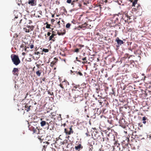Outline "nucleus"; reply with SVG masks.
Returning a JSON list of instances; mask_svg holds the SVG:
<instances>
[{"mask_svg": "<svg viewBox=\"0 0 151 151\" xmlns=\"http://www.w3.org/2000/svg\"><path fill=\"white\" fill-rule=\"evenodd\" d=\"M131 2H132V6L135 7L132 10L135 12H138L140 9H141V6L139 4H137L138 0H130Z\"/></svg>", "mask_w": 151, "mask_h": 151, "instance_id": "f257e3e1", "label": "nucleus"}, {"mask_svg": "<svg viewBox=\"0 0 151 151\" xmlns=\"http://www.w3.org/2000/svg\"><path fill=\"white\" fill-rule=\"evenodd\" d=\"M78 1L79 0H73L71 3L73 7L75 10L79 9L81 6V3Z\"/></svg>", "mask_w": 151, "mask_h": 151, "instance_id": "f03ea898", "label": "nucleus"}, {"mask_svg": "<svg viewBox=\"0 0 151 151\" xmlns=\"http://www.w3.org/2000/svg\"><path fill=\"white\" fill-rule=\"evenodd\" d=\"M11 58L12 61L15 65H17L20 63V60L18 55H12Z\"/></svg>", "mask_w": 151, "mask_h": 151, "instance_id": "7ed1b4c3", "label": "nucleus"}, {"mask_svg": "<svg viewBox=\"0 0 151 151\" xmlns=\"http://www.w3.org/2000/svg\"><path fill=\"white\" fill-rule=\"evenodd\" d=\"M131 145H133L134 146H138V145L137 144V141L136 139L138 138V136L137 135H134L133 133L131 137Z\"/></svg>", "mask_w": 151, "mask_h": 151, "instance_id": "20e7f679", "label": "nucleus"}, {"mask_svg": "<svg viewBox=\"0 0 151 151\" xmlns=\"http://www.w3.org/2000/svg\"><path fill=\"white\" fill-rule=\"evenodd\" d=\"M72 127H73V126H70L68 129L66 128L64 129V132L66 135H70L73 133L74 132L72 128Z\"/></svg>", "mask_w": 151, "mask_h": 151, "instance_id": "39448f33", "label": "nucleus"}, {"mask_svg": "<svg viewBox=\"0 0 151 151\" xmlns=\"http://www.w3.org/2000/svg\"><path fill=\"white\" fill-rule=\"evenodd\" d=\"M24 105L25 110L27 112L31 110V108L32 107L29 102H28L27 103H25Z\"/></svg>", "mask_w": 151, "mask_h": 151, "instance_id": "423d86ee", "label": "nucleus"}, {"mask_svg": "<svg viewBox=\"0 0 151 151\" xmlns=\"http://www.w3.org/2000/svg\"><path fill=\"white\" fill-rule=\"evenodd\" d=\"M41 121L40 123L41 126L43 127L45 126V125L47 124V129H48L49 128L50 125H49L48 122H46L45 121L42 120V119H41Z\"/></svg>", "mask_w": 151, "mask_h": 151, "instance_id": "0eeeda50", "label": "nucleus"}, {"mask_svg": "<svg viewBox=\"0 0 151 151\" xmlns=\"http://www.w3.org/2000/svg\"><path fill=\"white\" fill-rule=\"evenodd\" d=\"M32 131L34 133H35L37 134H40V132L41 131H43L41 129H39L37 128V127L36 128L33 127L32 128Z\"/></svg>", "mask_w": 151, "mask_h": 151, "instance_id": "6e6552de", "label": "nucleus"}, {"mask_svg": "<svg viewBox=\"0 0 151 151\" xmlns=\"http://www.w3.org/2000/svg\"><path fill=\"white\" fill-rule=\"evenodd\" d=\"M75 149L77 151H80L83 148V146L81 143L76 144L75 147Z\"/></svg>", "mask_w": 151, "mask_h": 151, "instance_id": "1a4fd4ad", "label": "nucleus"}, {"mask_svg": "<svg viewBox=\"0 0 151 151\" xmlns=\"http://www.w3.org/2000/svg\"><path fill=\"white\" fill-rule=\"evenodd\" d=\"M115 41L117 42V47H119L120 45H121L124 43L123 41L122 40H120L118 37H117L116 38Z\"/></svg>", "mask_w": 151, "mask_h": 151, "instance_id": "9d476101", "label": "nucleus"}, {"mask_svg": "<svg viewBox=\"0 0 151 151\" xmlns=\"http://www.w3.org/2000/svg\"><path fill=\"white\" fill-rule=\"evenodd\" d=\"M67 140H65L64 141L62 142L61 141H60V140H58V139L57 140H56L55 141V143L57 144L58 145L60 146L62 145H64L65 143V142H67Z\"/></svg>", "mask_w": 151, "mask_h": 151, "instance_id": "9b49d317", "label": "nucleus"}, {"mask_svg": "<svg viewBox=\"0 0 151 151\" xmlns=\"http://www.w3.org/2000/svg\"><path fill=\"white\" fill-rule=\"evenodd\" d=\"M144 81L147 84H151V77H144Z\"/></svg>", "mask_w": 151, "mask_h": 151, "instance_id": "f8f14e48", "label": "nucleus"}, {"mask_svg": "<svg viewBox=\"0 0 151 151\" xmlns=\"http://www.w3.org/2000/svg\"><path fill=\"white\" fill-rule=\"evenodd\" d=\"M28 4L31 6H35L36 5V0H29Z\"/></svg>", "mask_w": 151, "mask_h": 151, "instance_id": "ddd939ff", "label": "nucleus"}, {"mask_svg": "<svg viewBox=\"0 0 151 151\" xmlns=\"http://www.w3.org/2000/svg\"><path fill=\"white\" fill-rule=\"evenodd\" d=\"M89 151H101V148H96L93 149L92 146H90L89 147Z\"/></svg>", "mask_w": 151, "mask_h": 151, "instance_id": "4468645a", "label": "nucleus"}, {"mask_svg": "<svg viewBox=\"0 0 151 151\" xmlns=\"http://www.w3.org/2000/svg\"><path fill=\"white\" fill-rule=\"evenodd\" d=\"M78 47L79 48H77L74 50V52L76 53H78L79 52V50L81 49V47H84V45L81 44L77 45Z\"/></svg>", "mask_w": 151, "mask_h": 151, "instance_id": "2eb2a0df", "label": "nucleus"}, {"mask_svg": "<svg viewBox=\"0 0 151 151\" xmlns=\"http://www.w3.org/2000/svg\"><path fill=\"white\" fill-rule=\"evenodd\" d=\"M101 7L100 6H95L93 8L94 10L99 11V12H101Z\"/></svg>", "mask_w": 151, "mask_h": 151, "instance_id": "dca6fc26", "label": "nucleus"}, {"mask_svg": "<svg viewBox=\"0 0 151 151\" xmlns=\"http://www.w3.org/2000/svg\"><path fill=\"white\" fill-rule=\"evenodd\" d=\"M54 60H55L52 62L50 63V65L52 67H53L54 65H55L56 63L57 62L58 59L56 58H54Z\"/></svg>", "mask_w": 151, "mask_h": 151, "instance_id": "f3484780", "label": "nucleus"}, {"mask_svg": "<svg viewBox=\"0 0 151 151\" xmlns=\"http://www.w3.org/2000/svg\"><path fill=\"white\" fill-rule=\"evenodd\" d=\"M119 17L117 15L115 16L113 18L112 21H114L115 23H117L119 19Z\"/></svg>", "mask_w": 151, "mask_h": 151, "instance_id": "a211bd4d", "label": "nucleus"}, {"mask_svg": "<svg viewBox=\"0 0 151 151\" xmlns=\"http://www.w3.org/2000/svg\"><path fill=\"white\" fill-rule=\"evenodd\" d=\"M18 71L19 70L17 68H14L12 70L13 74L14 75H17V76H18Z\"/></svg>", "mask_w": 151, "mask_h": 151, "instance_id": "6ab92c4d", "label": "nucleus"}, {"mask_svg": "<svg viewBox=\"0 0 151 151\" xmlns=\"http://www.w3.org/2000/svg\"><path fill=\"white\" fill-rule=\"evenodd\" d=\"M62 83L63 84V85L64 87H66L67 85H69V83L68 81L66 80H65L63 81L62 82Z\"/></svg>", "mask_w": 151, "mask_h": 151, "instance_id": "aec40b11", "label": "nucleus"}, {"mask_svg": "<svg viewBox=\"0 0 151 151\" xmlns=\"http://www.w3.org/2000/svg\"><path fill=\"white\" fill-rule=\"evenodd\" d=\"M125 17H126L127 18V20H128V19H131L130 16L128 15L126 13H124L123 15L122 18H124H124L123 19H125Z\"/></svg>", "mask_w": 151, "mask_h": 151, "instance_id": "412c9836", "label": "nucleus"}, {"mask_svg": "<svg viewBox=\"0 0 151 151\" xmlns=\"http://www.w3.org/2000/svg\"><path fill=\"white\" fill-rule=\"evenodd\" d=\"M88 24H87L86 23H85L84 24H82L81 26H79L78 27L79 28H88L89 27H87Z\"/></svg>", "mask_w": 151, "mask_h": 151, "instance_id": "4be33fe9", "label": "nucleus"}, {"mask_svg": "<svg viewBox=\"0 0 151 151\" xmlns=\"http://www.w3.org/2000/svg\"><path fill=\"white\" fill-rule=\"evenodd\" d=\"M73 88L75 90H78V89H80V86L79 85H77L73 84Z\"/></svg>", "mask_w": 151, "mask_h": 151, "instance_id": "5701e85b", "label": "nucleus"}, {"mask_svg": "<svg viewBox=\"0 0 151 151\" xmlns=\"http://www.w3.org/2000/svg\"><path fill=\"white\" fill-rule=\"evenodd\" d=\"M63 32H60L58 31H57V34L59 35H63L65 33V29H63Z\"/></svg>", "mask_w": 151, "mask_h": 151, "instance_id": "b1692460", "label": "nucleus"}, {"mask_svg": "<svg viewBox=\"0 0 151 151\" xmlns=\"http://www.w3.org/2000/svg\"><path fill=\"white\" fill-rule=\"evenodd\" d=\"M44 136V135H40L38 136V139H39L40 142L41 143L43 141V140H44V138L43 137Z\"/></svg>", "mask_w": 151, "mask_h": 151, "instance_id": "393cba45", "label": "nucleus"}, {"mask_svg": "<svg viewBox=\"0 0 151 151\" xmlns=\"http://www.w3.org/2000/svg\"><path fill=\"white\" fill-rule=\"evenodd\" d=\"M82 60L83 61L82 62V63L83 64L87 63V60L86 57H84L82 59Z\"/></svg>", "mask_w": 151, "mask_h": 151, "instance_id": "a878e982", "label": "nucleus"}, {"mask_svg": "<svg viewBox=\"0 0 151 151\" xmlns=\"http://www.w3.org/2000/svg\"><path fill=\"white\" fill-rule=\"evenodd\" d=\"M74 74H76L77 75H79L80 76H82L83 74L80 71H79L78 72V71H74Z\"/></svg>", "mask_w": 151, "mask_h": 151, "instance_id": "bb28decb", "label": "nucleus"}, {"mask_svg": "<svg viewBox=\"0 0 151 151\" xmlns=\"http://www.w3.org/2000/svg\"><path fill=\"white\" fill-rule=\"evenodd\" d=\"M119 145H120V144L118 143L117 142V141H115V142H114V147L116 146L117 147H119Z\"/></svg>", "mask_w": 151, "mask_h": 151, "instance_id": "cd10ccee", "label": "nucleus"}, {"mask_svg": "<svg viewBox=\"0 0 151 151\" xmlns=\"http://www.w3.org/2000/svg\"><path fill=\"white\" fill-rule=\"evenodd\" d=\"M41 72L39 70L37 71L36 72V74L38 76H40L41 74Z\"/></svg>", "mask_w": 151, "mask_h": 151, "instance_id": "c85d7f7f", "label": "nucleus"}, {"mask_svg": "<svg viewBox=\"0 0 151 151\" xmlns=\"http://www.w3.org/2000/svg\"><path fill=\"white\" fill-rule=\"evenodd\" d=\"M147 119V118L145 116H144L142 118V122L143 123L145 124L146 123V120Z\"/></svg>", "mask_w": 151, "mask_h": 151, "instance_id": "c756f323", "label": "nucleus"}, {"mask_svg": "<svg viewBox=\"0 0 151 151\" xmlns=\"http://www.w3.org/2000/svg\"><path fill=\"white\" fill-rule=\"evenodd\" d=\"M45 24H46V28L47 29L50 28V27L51 26V25L50 24H48L47 22H46Z\"/></svg>", "mask_w": 151, "mask_h": 151, "instance_id": "7c9ffc66", "label": "nucleus"}, {"mask_svg": "<svg viewBox=\"0 0 151 151\" xmlns=\"http://www.w3.org/2000/svg\"><path fill=\"white\" fill-rule=\"evenodd\" d=\"M24 31L26 33H28L30 32L29 29L26 28H24Z\"/></svg>", "mask_w": 151, "mask_h": 151, "instance_id": "2f4dec72", "label": "nucleus"}, {"mask_svg": "<svg viewBox=\"0 0 151 151\" xmlns=\"http://www.w3.org/2000/svg\"><path fill=\"white\" fill-rule=\"evenodd\" d=\"M70 24L69 23H67L66 25V27L67 28H69L70 26Z\"/></svg>", "mask_w": 151, "mask_h": 151, "instance_id": "473e14b6", "label": "nucleus"}, {"mask_svg": "<svg viewBox=\"0 0 151 151\" xmlns=\"http://www.w3.org/2000/svg\"><path fill=\"white\" fill-rule=\"evenodd\" d=\"M53 35H54L53 34H52L49 37V40H52V39L54 38V36H53Z\"/></svg>", "mask_w": 151, "mask_h": 151, "instance_id": "72a5a7b5", "label": "nucleus"}, {"mask_svg": "<svg viewBox=\"0 0 151 151\" xmlns=\"http://www.w3.org/2000/svg\"><path fill=\"white\" fill-rule=\"evenodd\" d=\"M42 51L45 52H48L49 50L48 49L43 48L42 50Z\"/></svg>", "mask_w": 151, "mask_h": 151, "instance_id": "f704fd0d", "label": "nucleus"}, {"mask_svg": "<svg viewBox=\"0 0 151 151\" xmlns=\"http://www.w3.org/2000/svg\"><path fill=\"white\" fill-rule=\"evenodd\" d=\"M48 93L51 95H53L54 93L53 92H50L49 91H47Z\"/></svg>", "mask_w": 151, "mask_h": 151, "instance_id": "c9c22d12", "label": "nucleus"}, {"mask_svg": "<svg viewBox=\"0 0 151 151\" xmlns=\"http://www.w3.org/2000/svg\"><path fill=\"white\" fill-rule=\"evenodd\" d=\"M59 86L62 88V89H64V87L62 83L59 85Z\"/></svg>", "mask_w": 151, "mask_h": 151, "instance_id": "e433bc0d", "label": "nucleus"}, {"mask_svg": "<svg viewBox=\"0 0 151 151\" xmlns=\"http://www.w3.org/2000/svg\"><path fill=\"white\" fill-rule=\"evenodd\" d=\"M86 135V137H90V135L89 134V132L88 131H87V132L85 134Z\"/></svg>", "mask_w": 151, "mask_h": 151, "instance_id": "4c0bfd02", "label": "nucleus"}, {"mask_svg": "<svg viewBox=\"0 0 151 151\" xmlns=\"http://www.w3.org/2000/svg\"><path fill=\"white\" fill-rule=\"evenodd\" d=\"M29 27V29H31V30L30 31H32L33 29L34 28V26L33 25L30 26V27Z\"/></svg>", "mask_w": 151, "mask_h": 151, "instance_id": "58836bf2", "label": "nucleus"}, {"mask_svg": "<svg viewBox=\"0 0 151 151\" xmlns=\"http://www.w3.org/2000/svg\"><path fill=\"white\" fill-rule=\"evenodd\" d=\"M61 136V135H60L57 138H56V140H57L58 139V140H60H60H62V139L60 137Z\"/></svg>", "mask_w": 151, "mask_h": 151, "instance_id": "ea45409f", "label": "nucleus"}, {"mask_svg": "<svg viewBox=\"0 0 151 151\" xmlns=\"http://www.w3.org/2000/svg\"><path fill=\"white\" fill-rule=\"evenodd\" d=\"M52 34H53L54 35L53 36L54 37L56 35V32L53 31H52Z\"/></svg>", "mask_w": 151, "mask_h": 151, "instance_id": "a19ab883", "label": "nucleus"}, {"mask_svg": "<svg viewBox=\"0 0 151 151\" xmlns=\"http://www.w3.org/2000/svg\"><path fill=\"white\" fill-rule=\"evenodd\" d=\"M67 2L68 4H70L72 3V0H67Z\"/></svg>", "mask_w": 151, "mask_h": 151, "instance_id": "79ce46f5", "label": "nucleus"}, {"mask_svg": "<svg viewBox=\"0 0 151 151\" xmlns=\"http://www.w3.org/2000/svg\"><path fill=\"white\" fill-rule=\"evenodd\" d=\"M43 147L44 148L42 149V151H45V148L46 147L45 145H44Z\"/></svg>", "mask_w": 151, "mask_h": 151, "instance_id": "37998d69", "label": "nucleus"}, {"mask_svg": "<svg viewBox=\"0 0 151 151\" xmlns=\"http://www.w3.org/2000/svg\"><path fill=\"white\" fill-rule=\"evenodd\" d=\"M23 20L22 19H21L20 20V22L19 23L21 24V25H23V23H22V21H23Z\"/></svg>", "mask_w": 151, "mask_h": 151, "instance_id": "c03bdc74", "label": "nucleus"}, {"mask_svg": "<svg viewBox=\"0 0 151 151\" xmlns=\"http://www.w3.org/2000/svg\"><path fill=\"white\" fill-rule=\"evenodd\" d=\"M111 20L110 21H109L108 23H109L110 24V26H112V24H111Z\"/></svg>", "mask_w": 151, "mask_h": 151, "instance_id": "a18cd8bd", "label": "nucleus"}, {"mask_svg": "<svg viewBox=\"0 0 151 151\" xmlns=\"http://www.w3.org/2000/svg\"><path fill=\"white\" fill-rule=\"evenodd\" d=\"M40 53V52H35V53H34L35 54V55H38Z\"/></svg>", "mask_w": 151, "mask_h": 151, "instance_id": "49530a36", "label": "nucleus"}, {"mask_svg": "<svg viewBox=\"0 0 151 151\" xmlns=\"http://www.w3.org/2000/svg\"><path fill=\"white\" fill-rule=\"evenodd\" d=\"M50 34H51V33L50 32H47V35L48 36H50Z\"/></svg>", "mask_w": 151, "mask_h": 151, "instance_id": "de8ad7c7", "label": "nucleus"}, {"mask_svg": "<svg viewBox=\"0 0 151 151\" xmlns=\"http://www.w3.org/2000/svg\"><path fill=\"white\" fill-rule=\"evenodd\" d=\"M34 47V45H31L30 46V48L31 49H32Z\"/></svg>", "mask_w": 151, "mask_h": 151, "instance_id": "09e8293b", "label": "nucleus"}, {"mask_svg": "<svg viewBox=\"0 0 151 151\" xmlns=\"http://www.w3.org/2000/svg\"><path fill=\"white\" fill-rule=\"evenodd\" d=\"M40 64H37L36 65V66H37V67L39 68V66H40Z\"/></svg>", "mask_w": 151, "mask_h": 151, "instance_id": "8fccbe9b", "label": "nucleus"}, {"mask_svg": "<svg viewBox=\"0 0 151 151\" xmlns=\"http://www.w3.org/2000/svg\"><path fill=\"white\" fill-rule=\"evenodd\" d=\"M42 81H45V77H43L42 79Z\"/></svg>", "mask_w": 151, "mask_h": 151, "instance_id": "3c124183", "label": "nucleus"}, {"mask_svg": "<svg viewBox=\"0 0 151 151\" xmlns=\"http://www.w3.org/2000/svg\"><path fill=\"white\" fill-rule=\"evenodd\" d=\"M72 22L73 23V24H75V20H73L72 21Z\"/></svg>", "mask_w": 151, "mask_h": 151, "instance_id": "603ef678", "label": "nucleus"}, {"mask_svg": "<svg viewBox=\"0 0 151 151\" xmlns=\"http://www.w3.org/2000/svg\"><path fill=\"white\" fill-rule=\"evenodd\" d=\"M78 57H76V60H77V61H79V62H81V60H78Z\"/></svg>", "mask_w": 151, "mask_h": 151, "instance_id": "864d4df0", "label": "nucleus"}, {"mask_svg": "<svg viewBox=\"0 0 151 151\" xmlns=\"http://www.w3.org/2000/svg\"><path fill=\"white\" fill-rule=\"evenodd\" d=\"M54 39H52L51 40H52L53 42H54L55 40V39L54 38Z\"/></svg>", "mask_w": 151, "mask_h": 151, "instance_id": "5fc2aeb1", "label": "nucleus"}, {"mask_svg": "<svg viewBox=\"0 0 151 151\" xmlns=\"http://www.w3.org/2000/svg\"><path fill=\"white\" fill-rule=\"evenodd\" d=\"M32 23V22L31 21V20H29V24H30L31 23Z\"/></svg>", "mask_w": 151, "mask_h": 151, "instance_id": "6e6d98bb", "label": "nucleus"}, {"mask_svg": "<svg viewBox=\"0 0 151 151\" xmlns=\"http://www.w3.org/2000/svg\"><path fill=\"white\" fill-rule=\"evenodd\" d=\"M52 121H51L50 122H49V123H48L49 125H50V124H52Z\"/></svg>", "mask_w": 151, "mask_h": 151, "instance_id": "4d7b16f0", "label": "nucleus"}, {"mask_svg": "<svg viewBox=\"0 0 151 151\" xmlns=\"http://www.w3.org/2000/svg\"><path fill=\"white\" fill-rule=\"evenodd\" d=\"M54 127V126H53V127H51L52 128H50V130H52V129H53Z\"/></svg>", "mask_w": 151, "mask_h": 151, "instance_id": "13d9d810", "label": "nucleus"}, {"mask_svg": "<svg viewBox=\"0 0 151 151\" xmlns=\"http://www.w3.org/2000/svg\"><path fill=\"white\" fill-rule=\"evenodd\" d=\"M30 27V26H29V25H27V27L28 28H29L30 27Z\"/></svg>", "mask_w": 151, "mask_h": 151, "instance_id": "bf43d9fd", "label": "nucleus"}, {"mask_svg": "<svg viewBox=\"0 0 151 151\" xmlns=\"http://www.w3.org/2000/svg\"><path fill=\"white\" fill-rule=\"evenodd\" d=\"M60 23V21H59L58 22V23H57L58 24H59Z\"/></svg>", "mask_w": 151, "mask_h": 151, "instance_id": "052dcab7", "label": "nucleus"}, {"mask_svg": "<svg viewBox=\"0 0 151 151\" xmlns=\"http://www.w3.org/2000/svg\"><path fill=\"white\" fill-rule=\"evenodd\" d=\"M46 144H49V143L48 142H46Z\"/></svg>", "mask_w": 151, "mask_h": 151, "instance_id": "680f3d73", "label": "nucleus"}, {"mask_svg": "<svg viewBox=\"0 0 151 151\" xmlns=\"http://www.w3.org/2000/svg\"><path fill=\"white\" fill-rule=\"evenodd\" d=\"M51 114L52 115V116H55V115H54V114H53L52 115V113Z\"/></svg>", "mask_w": 151, "mask_h": 151, "instance_id": "e2e57ef3", "label": "nucleus"}, {"mask_svg": "<svg viewBox=\"0 0 151 151\" xmlns=\"http://www.w3.org/2000/svg\"><path fill=\"white\" fill-rule=\"evenodd\" d=\"M70 71H71V73H74V71H73L72 70H70Z\"/></svg>", "mask_w": 151, "mask_h": 151, "instance_id": "0e129e2a", "label": "nucleus"}, {"mask_svg": "<svg viewBox=\"0 0 151 151\" xmlns=\"http://www.w3.org/2000/svg\"><path fill=\"white\" fill-rule=\"evenodd\" d=\"M21 47H24V45H21Z\"/></svg>", "mask_w": 151, "mask_h": 151, "instance_id": "69168bd1", "label": "nucleus"}, {"mask_svg": "<svg viewBox=\"0 0 151 151\" xmlns=\"http://www.w3.org/2000/svg\"><path fill=\"white\" fill-rule=\"evenodd\" d=\"M93 129L94 130H96V128H93Z\"/></svg>", "mask_w": 151, "mask_h": 151, "instance_id": "338daca9", "label": "nucleus"}, {"mask_svg": "<svg viewBox=\"0 0 151 151\" xmlns=\"http://www.w3.org/2000/svg\"><path fill=\"white\" fill-rule=\"evenodd\" d=\"M53 28H51V30H53Z\"/></svg>", "mask_w": 151, "mask_h": 151, "instance_id": "774afa93", "label": "nucleus"}]
</instances>
